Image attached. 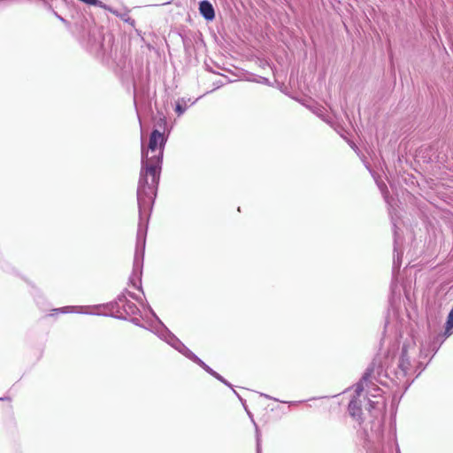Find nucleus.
<instances>
[{
	"mask_svg": "<svg viewBox=\"0 0 453 453\" xmlns=\"http://www.w3.org/2000/svg\"><path fill=\"white\" fill-rule=\"evenodd\" d=\"M143 262L142 260L134 259L133 262V270L132 273L129 277L130 285L135 289L143 293L142 285V271H143Z\"/></svg>",
	"mask_w": 453,
	"mask_h": 453,
	"instance_id": "obj_9",
	"label": "nucleus"
},
{
	"mask_svg": "<svg viewBox=\"0 0 453 453\" xmlns=\"http://www.w3.org/2000/svg\"><path fill=\"white\" fill-rule=\"evenodd\" d=\"M233 392L237 396L239 401L241 402V403H242V407L244 408L247 415L249 416L250 421L252 422V424L255 426V433H256V453H262L261 433H260L258 426L257 425V423H256V421L254 419V416H253L252 412L249 410V408L247 406V403H246V400L244 398H242L238 394V392H236L234 389H233Z\"/></svg>",
	"mask_w": 453,
	"mask_h": 453,
	"instance_id": "obj_10",
	"label": "nucleus"
},
{
	"mask_svg": "<svg viewBox=\"0 0 453 453\" xmlns=\"http://www.w3.org/2000/svg\"><path fill=\"white\" fill-rule=\"evenodd\" d=\"M73 35L78 38L81 45L103 65L111 68L126 67L128 50L123 44L118 48L111 30H74Z\"/></svg>",
	"mask_w": 453,
	"mask_h": 453,
	"instance_id": "obj_2",
	"label": "nucleus"
},
{
	"mask_svg": "<svg viewBox=\"0 0 453 453\" xmlns=\"http://www.w3.org/2000/svg\"><path fill=\"white\" fill-rule=\"evenodd\" d=\"M378 186H379L380 189L381 190V192L383 193L384 196H386L385 191H387V186L384 183H382V184L378 183ZM385 199H387V197H385Z\"/></svg>",
	"mask_w": 453,
	"mask_h": 453,
	"instance_id": "obj_23",
	"label": "nucleus"
},
{
	"mask_svg": "<svg viewBox=\"0 0 453 453\" xmlns=\"http://www.w3.org/2000/svg\"><path fill=\"white\" fill-rule=\"evenodd\" d=\"M154 128H158L167 136L169 135L171 130V127L169 128L166 118L165 116L159 117Z\"/></svg>",
	"mask_w": 453,
	"mask_h": 453,
	"instance_id": "obj_15",
	"label": "nucleus"
},
{
	"mask_svg": "<svg viewBox=\"0 0 453 453\" xmlns=\"http://www.w3.org/2000/svg\"><path fill=\"white\" fill-rule=\"evenodd\" d=\"M221 383H223L224 385H226V387L232 388V390L234 389L233 388V385L227 380L225 379V380H223Z\"/></svg>",
	"mask_w": 453,
	"mask_h": 453,
	"instance_id": "obj_26",
	"label": "nucleus"
},
{
	"mask_svg": "<svg viewBox=\"0 0 453 453\" xmlns=\"http://www.w3.org/2000/svg\"><path fill=\"white\" fill-rule=\"evenodd\" d=\"M260 395H261V396H263V397H265V398H267V399H272V400L276 401V402H279V401H280L279 399L274 398V397H272V396H270V395H266V394H264V393H261V394H260Z\"/></svg>",
	"mask_w": 453,
	"mask_h": 453,
	"instance_id": "obj_25",
	"label": "nucleus"
},
{
	"mask_svg": "<svg viewBox=\"0 0 453 453\" xmlns=\"http://www.w3.org/2000/svg\"><path fill=\"white\" fill-rule=\"evenodd\" d=\"M432 356V351L428 349V347L425 344H422L419 349V357L420 358H426L429 357V358Z\"/></svg>",
	"mask_w": 453,
	"mask_h": 453,
	"instance_id": "obj_17",
	"label": "nucleus"
},
{
	"mask_svg": "<svg viewBox=\"0 0 453 453\" xmlns=\"http://www.w3.org/2000/svg\"><path fill=\"white\" fill-rule=\"evenodd\" d=\"M168 136L158 128H153L145 146L142 140L141 171L137 190L157 195L163 165L164 149Z\"/></svg>",
	"mask_w": 453,
	"mask_h": 453,
	"instance_id": "obj_3",
	"label": "nucleus"
},
{
	"mask_svg": "<svg viewBox=\"0 0 453 453\" xmlns=\"http://www.w3.org/2000/svg\"><path fill=\"white\" fill-rule=\"evenodd\" d=\"M444 331H446V336H450L453 334V307L447 316Z\"/></svg>",
	"mask_w": 453,
	"mask_h": 453,
	"instance_id": "obj_16",
	"label": "nucleus"
},
{
	"mask_svg": "<svg viewBox=\"0 0 453 453\" xmlns=\"http://www.w3.org/2000/svg\"><path fill=\"white\" fill-rule=\"evenodd\" d=\"M304 401H290V402L282 401L281 403H288L291 406H295V405H297V404L302 403Z\"/></svg>",
	"mask_w": 453,
	"mask_h": 453,
	"instance_id": "obj_24",
	"label": "nucleus"
},
{
	"mask_svg": "<svg viewBox=\"0 0 453 453\" xmlns=\"http://www.w3.org/2000/svg\"><path fill=\"white\" fill-rule=\"evenodd\" d=\"M135 32H136L137 35H139L142 39H143V36L142 35V30L136 29Z\"/></svg>",
	"mask_w": 453,
	"mask_h": 453,
	"instance_id": "obj_27",
	"label": "nucleus"
},
{
	"mask_svg": "<svg viewBox=\"0 0 453 453\" xmlns=\"http://www.w3.org/2000/svg\"><path fill=\"white\" fill-rule=\"evenodd\" d=\"M393 227H394L393 273L395 274L401 268L403 251L398 245V236H397L395 224L393 225Z\"/></svg>",
	"mask_w": 453,
	"mask_h": 453,
	"instance_id": "obj_11",
	"label": "nucleus"
},
{
	"mask_svg": "<svg viewBox=\"0 0 453 453\" xmlns=\"http://www.w3.org/2000/svg\"><path fill=\"white\" fill-rule=\"evenodd\" d=\"M142 309L147 311L148 313H150V308H152L150 303L146 301H143L142 303H141Z\"/></svg>",
	"mask_w": 453,
	"mask_h": 453,
	"instance_id": "obj_22",
	"label": "nucleus"
},
{
	"mask_svg": "<svg viewBox=\"0 0 453 453\" xmlns=\"http://www.w3.org/2000/svg\"><path fill=\"white\" fill-rule=\"evenodd\" d=\"M123 292H126L127 297L129 296L130 298L135 300L140 304L142 303V302L144 301L140 296H138L135 293L131 292L127 289H125Z\"/></svg>",
	"mask_w": 453,
	"mask_h": 453,
	"instance_id": "obj_18",
	"label": "nucleus"
},
{
	"mask_svg": "<svg viewBox=\"0 0 453 453\" xmlns=\"http://www.w3.org/2000/svg\"><path fill=\"white\" fill-rule=\"evenodd\" d=\"M200 97L195 99V100H191V98H186V97H180V98H178L176 101H175V104H174V111L175 113L180 117L181 115H183L185 113V111H187L188 105V104L189 103L190 105H193L195 104L197 100L199 99Z\"/></svg>",
	"mask_w": 453,
	"mask_h": 453,
	"instance_id": "obj_14",
	"label": "nucleus"
},
{
	"mask_svg": "<svg viewBox=\"0 0 453 453\" xmlns=\"http://www.w3.org/2000/svg\"><path fill=\"white\" fill-rule=\"evenodd\" d=\"M185 357L192 361L193 363L199 365L203 370H204L211 376L222 382L225 380V378L220 375L219 372L214 371L211 367H210L205 362H203L197 355H196L193 351H191L187 346L180 352Z\"/></svg>",
	"mask_w": 453,
	"mask_h": 453,
	"instance_id": "obj_8",
	"label": "nucleus"
},
{
	"mask_svg": "<svg viewBox=\"0 0 453 453\" xmlns=\"http://www.w3.org/2000/svg\"><path fill=\"white\" fill-rule=\"evenodd\" d=\"M149 314L153 319V320L149 323L150 331L178 352H180L186 345L163 323L152 308H150Z\"/></svg>",
	"mask_w": 453,
	"mask_h": 453,
	"instance_id": "obj_7",
	"label": "nucleus"
},
{
	"mask_svg": "<svg viewBox=\"0 0 453 453\" xmlns=\"http://www.w3.org/2000/svg\"><path fill=\"white\" fill-rule=\"evenodd\" d=\"M253 81H256V82L264 84V85H267V86L271 85L270 80L268 78H266V77L257 76V78L253 80Z\"/></svg>",
	"mask_w": 453,
	"mask_h": 453,
	"instance_id": "obj_19",
	"label": "nucleus"
},
{
	"mask_svg": "<svg viewBox=\"0 0 453 453\" xmlns=\"http://www.w3.org/2000/svg\"><path fill=\"white\" fill-rule=\"evenodd\" d=\"M1 401L2 402H4V401H11V398L8 397V396H2Z\"/></svg>",
	"mask_w": 453,
	"mask_h": 453,
	"instance_id": "obj_29",
	"label": "nucleus"
},
{
	"mask_svg": "<svg viewBox=\"0 0 453 453\" xmlns=\"http://www.w3.org/2000/svg\"><path fill=\"white\" fill-rule=\"evenodd\" d=\"M375 372V363H371L365 370L360 380L355 384L354 395L348 404L349 416L361 425L365 418L364 409L371 420L365 424L359 432L360 445L365 453H400L395 433L384 434V418L386 403L384 400H371L363 395L365 384L368 386Z\"/></svg>",
	"mask_w": 453,
	"mask_h": 453,
	"instance_id": "obj_1",
	"label": "nucleus"
},
{
	"mask_svg": "<svg viewBox=\"0 0 453 453\" xmlns=\"http://www.w3.org/2000/svg\"><path fill=\"white\" fill-rule=\"evenodd\" d=\"M104 9L107 10L110 12H111L112 14L116 15L118 18H119L121 20H123L128 26L133 27L135 26V20L130 17L128 10H127V9L117 10V9H114L107 4H106V8H104Z\"/></svg>",
	"mask_w": 453,
	"mask_h": 453,
	"instance_id": "obj_13",
	"label": "nucleus"
},
{
	"mask_svg": "<svg viewBox=\"0 0 453 453\" xmlns=\"http://www.w3.org/2000/svg\"><path fill=\"white\" fill-rule=\"evenodd\" d=\"M127 321H130L132 324H134V325H135V326H137L139 327H142V328H144V329H149L143 324H142L140 319H137V318L127 319Z\"/></svg>",
	"mask_w": 453,
	"mask_h": 453,
	"instance_id": "obj_20",
	"label": "nucleus"
},
{
	"mask_svg": "<svg viewBox=\"0 0 453 453\" xmlns=\"http://www.w3.org/2000/svg\"><path fill=\"white\" fill-rule=\"evenodd\" d=\"M95 308H104L110 312L100 313L90 311V306H64L53 309L56 313H80L96 316L111 317L119 320H127V316L136 315L140 313V310L135 303L129 301L126 296V292H121L117 297L108 303L94 306Z\"/></svg>",
	"mask_w": 453,
	"mask_h": 453,
	"instance_id": "obj_5",
	"label": "nucleus"
},
{
	"mask_svg": "<svg viewBox=\"0 0 453 453\" xmlns=\"http://www.w3.org/2000/svg\"><path fill=\"white\" fill-rule=\"evenodd\" d=\"M176 31H177V34L181 37L183 44L186 46L188 44V42H187V31L188 30L181 29V30H176Z\"/></svg>",
	"mask_w": 453,
	"mask_h": 453,
	"instance_id": "obj_21",
	"label": "nucleus"
},
{
	"mask_svg": "<svg viewBox=\"0 0 453 453\" xmlns=\"http://www.w3.org/2000/svg\"><path fill=\"white\" fill-rule=\"evenodd\" d=\"M449 336H446V331L441 333L433 337V339L426 344L428 349L432 351V356L428 359L426 364H424L423 361L419 360L417 362V365L414 366L411 363V357L409 355V348L411 345H415L413 339L406 340L402 346L401 355L398 360L397 368L395 370H389L388 368H384L383 365H379L377 367V375L378 380L380 384H384L381 378H388L391 380H397L399 383L402 382V379L406 378V380L403 382V386L404 387V391H406L411 383L414 381L415 378H418L421 372L426 369L427 364L432 360L434 356L437 353L442 343Z\"/></svg>",
	"mask_w": 453,
	"mask_h": 453,
	"instance_id": "obj_4",
	"label": "nucleus"
},
{
	"mask_svg": "<svg viewBox=\"0 0 453 453\" xmlns=\"http://www.w3.org/2000/svg\"><path fill=\"white\" fill-rule=\"evenodd\" d=\"M139 223L136 234V245L134 259L144 261L146 237L149 221L152 212L157 196L152 192L136 191Z\"/></svg>",
	"mask_w": 453,
	"mask_h": 453,
	"instance_id": "obj_6",
	"label": "nucleus"
},
{
	"mask_svg": "<svg viewBox=\"0 0 453 453\" xmlns=\"http://www.w3.org/2000/svg\"><path fill=\"white\" fill-rule=\"evenodd\" d=\"M199 12L207 21H211L215 18L214 7L208 0H203L199 3Z\"/></svg>",
	"mask_w": 453,
	"mask_h": 453,
	"instance_id": "obj_12",
	"label": "nucleus"
},
{
	"mask_svg": "<svg viewBox=\"0 0 453 453\" xmlns=\"http://www.w3.org/2000/svg\"><path fill=\"white\" fill-rule=\"evenodd\" d=\"M218 33L219 34V35L223 36L224 35H226V30L218 29Z\"/></svg>",
	"mask_w": 453,
	"mask_h": 453,
	"instance_id": "obj_28",
	"label": "nucleus"
}]
</instances>
